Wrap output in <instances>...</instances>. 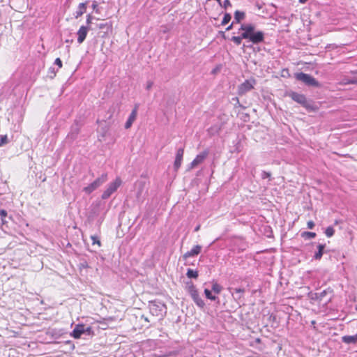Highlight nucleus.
I'll return each instance as SVG.
<instances>
[{
	"label": "nucleus",
	"mask_w": 357,
	"mask_h": 357,
	"mask_svg": "<svg viewBox=\"0 0 357 357\" xmlns=\"http://www.w3.org/2000/svg\"><path fill=\"white\" fill-rule=\"evenodd\" d=\"M294 77L307 86L319 87L320 84L319 82L314 78L312 75L304 73H296L294 74Z\"/></svg>",
	"instance_id": "1"
},
{
	"label": "nucleus",
	"mask_w": 357,
	"mask_h": 357,
	"mask_svg": "<svg viewBox=\"0 0 357 357\" xmlns=\"http://www.w3.org/2000/svg\"><path fill=\"white\" fill-rule=\"evenodd\" d=\"M287 96L307 109L312 110L313 109L311 102L307 100L305 95L294 91H289L287 93Z\"/></svg>",
	"instance_id": "2"
},
{
	"label": "nucleus",
	"mask_w": 357,
	"mask_h": 357,
	"mask_svg": "<svg viewBox=\"0 0 357 357\" xmlns=\"http://www.w3.org/2000/svg\"><path fill=\"white\" fill-rule=\"evenodd\" d=\"M150 312L153 316L163 317L165 313L166 307L164 303L158 301H150L149 304Z\"/></svg>",
	"instance_id": "3"
},
{
	"label": "nucleus",
	"mask_w": 357,
	"mask_h": 357,
	"mask_svg": "<svg viewBox=\"0 0 357 357\" xmlns=\"http://www.w3.org/2000/svg\"><path fill=\"white\" fill-rule=\"evenodd\" d=\"M107 181V174L104 173L91 184L84 188L83 191L87 194L91 193L93 191L99 188L101 185Z\"/></svg>",
	"instance_id": "4"
},
{
	"label": "nucleus",
	"mask_w": 357,
	"mask_h": 357,
	"mask_svg": "<svg viewBox=\"0 0 357 357\" xmlns=\"http://www.w3.org/2000/svg\"><path fill=\"white\" fill-rule=\"evenodd\" d=\"M121 179L119 177H117L114 181L109 183L106 188V190L103 192L101 197L102 199H108L121 185Z\"/></svg>",
	"instance_id": "5"
},
{
	"label": "nucleus",
	"mask_w": 357,
	"mask_h": 357,
	"mask_svg": "<svg viewBox=\"0 0 357 357\" xmlns=\"http://www.w3.org/2000/svg\"><path fill=\"white\" fill-rule=\"evenodd\" d=\"M93 333L92 328L90 326L86 327L84 324H77L75 326L73 329L71 335L75 338L78 339L81 337L82 334L91 335Z\"/></svg>",
	"instance_id": "6"
},
{
	"label": "nucleus",
	"mask_w": 357,
	"mask_h": 357,
	"mask_svg": "<svg viewBox=\"0 0 357 357\" xmlns=\"http://www.w3.org/2000/svg\"><path fill=\"white\" fill-rule=\"evenodd\" d=\"M256 84V79L254 78H250L249 79H246L244 82L241 84L238 87V93L239 95H243L247 92L251 91L254 86Z\"/></svg>",
	"instance_id": "7"
},
{
	"label": "nucleus",
	"mask_w": 357,
	"mask_h": 357,
	"mask_svg": "<svg viewBox=\"0 0 357 357\" xmlns=\"http://www.w3.org/2000/svg\"><path fill=\"white\" fill-rule=\"evenodd\" d=\"M208 154H209V151L208 150H204V151H202L199 154H198L196 156V158L189 165L188 170H191V169L195 168L199 165L202 164L205 160V159L208 157Z\"/></svg>",
	"instance_id": "8"
},
{
	"label": "nucleus",
	"mask_w": 357,
	"mask_h": 357,
	"mask_svg": "<svg viewBox=\"0 0 357 357\" xmlns=\"http://www.w3.org/2000/svg\"><path fill=\"white\" fill-rule=\"evenodd\" d=\"M239 30L243 32L239 36L241 40L248 39L250 40V33L252 31H255V26L252 24H244L241 26Z\"/></svg>",
	"instance_id": "9"
},
{
	"label": "nucleus",
	"mask_w": 357,
	"mask_h": 357,
	"mask_svg": "<svg viewBox=\"0 0 357 357\" xmlns=\"http://www.w3.org/2000/svg\"><path fill=\"white\" fill-rule=\"evenodd\" d=\"M264 40V33L261 31H252L250 33V41L254 44H258Z\"/></svg>",
	"instance_id": "10"
},
{
	"label": "nucleus",
	"mask_w": 357,
	"mask_h": 357,
	"mask_svg": "<svg viewBox=\"0 0 357 357\" xmlns=\"http://www.w3.org/2000/svg\"><path fill=\"white\" fill-rule=\"evenodd\" d=\"M184 153V149L179 148L176 154V158L174 163V168L176 171H177L181 165Z\"/></svg>",
	"instance_id": "11"
},
{
	"label": "nucleus",
	"mask_w": 357,
	"mask_h": 357,
	"mask_svg": "<svg viewBox=\"0 0 357 357\" xmlns=\"http://www.w3.org/2000/svg\"><path fill=\"white\" fill-rule=\"evenodd\" d=\"M91 29V27L89 26H82L78 30L77 34V42L78 43L81 44L82 43L86 36H87V33L89 31V30Z\"/></svg>",
	"instance_id": "12"
},
{
	"label": "nucleus",
	"mask_w": 357,
	"mask_h": 357,
	"mask_svg": "<svg viewBox=\"0 0 357 357\" xmlns=\"http://www.w3.org/2000/svg\"><path fill=\"white\" fill-rule=\"evenodd\" d=\"M201 250H202V246L197 245L194 246L190 251H188L187 252H185L183 255V257L184 259H186L189 257H195L196 255H198L201 252Z\"/></svg>",
	"instance_id": "13"
},
{
	"label": "nucleus",
	"mask_w": 357,
	"mask_h": 357,
	"mask_svg": "<svg viewBox=\"0 0 357 357\" xmlns=\"http://www.w3.org/2000/svg\"><path fill=\"white\" fill-rule=\"evenodd\" d=\"M137 114V106H135V107L133 109V110L130 113L127 121L125 123L126 129H128L131 127L132 124L136 119Z\"/></svg>",
	"instance_id": "14"
},
{
	"label": "nucleus",
	"mask_w": 357,
	"mask_h": 357,
	"mask_svg": "<svg viewBox=\"0 0 357 357\" xmlns=\"http://www.w3.org/2000/svg\"><path fill=\"white\" fill-rule=\"evenodd\" d=\"M328 293H332V290L330 289H327L322 291L321 292L314 293L312 298L321 301L324 300V297L328 294Z\"/></svg>",
	"instance_id": "15"
},
{
	"label": "nucleus",
	"mask_w": 357,
	"mask_h": 357,
	"mask_svg": "<svg viewBox=\"0 0 357 357\" xmlns=\"http://www.w3.org/2000/svg\"><path fill=\"white\" fill-rule=\"evenodd\" d=\"M86 10V3H80L78 6V8L75 13V17L78 18L82 16Z\"/></svg>",
	"instance_id": "16"
},
{
	"label": "nucleus",
	"mask_w": 357,
	"mask_h": 357,
	"mask_svg": "<svg viewBox=\"0 0 357 357\" xmlns=\"http://www.w3.org/2000/svg\"><path fill=\"white\" fill-rule=\"evenodd\" d=\"M326 247V245L325 244H318L317 245V252H315L314 255V259H316V260H320L322 257V255H323V253H324V250Z\"/></svg>",
	"instance_id": "17"
},
{
	"label": "nucleus",
	"mask_w": 357,
	"mask_h": 357,
	"mask_svg": "<svg viewBox=\"0 0 357 357\" xmlns=\"http://www.w3.org/2000/svg\"><path fill=\"white\" fill-rule=\"evenodd\" d=\"M342 342L346 344H356V334L354 335H345L342 337Z\"/></svg>",
	"instance_id": "18"
},
{
	"label": "nucleus",
	"mask_w": 357,
	"mask_h": 357,
	"mask_svg": "<svg viewBox=\"0 0 357 357\" xmlns=\"http://www.w3.org/2000/svg\"><path fill=\"white\" fill-rule=\"evenodd\" d=\"M191 297H192L193 301L199 307L203 308L205 306V303L202 299V298L199 296L198 293L195 295H192Z\"/></svg>",
	"instance_id": "19"
},
{
	"label": "nucleus",
	"mask_w": 357,
	"mask_h": 357,
	"mask_svg": "<svg viewBox=\"0 0 357 357\" xmlns=\"http://www.w3.org/2000/svg\"><path fill=\"white\" fill-rule=\"evenodd\" d=\"M245 17L244 12L240 10H236L234 13V20L237 23H240Z\"/></svg>",
	"instance_id": "20"
},
{
	"label": "nucleus",
	"mask_w": 357,
	"mask_h": 357,
	"mask_svg": "<svg viewBox=\"0 0 357 357\" xmlns=\"http://www.w3.org/2000/svg\"><path fill=\"white\" fill-rule=\"evenodd\" d=\"M234 291L236 294V297H234V299L236 300L241 299L243 294L245 292V289L243 288H236Z\"/></svg>",
	"instance_id": "21"
},
{
	"label": "nucleus",
	"mask_w": 357,
	"mask_h": 357,
	"mask_svg": "<svg viewBox=\"0 0 357 357\" xmlns=\"http://www.w3.org/2000/svg\"><path fill=\"white\" fill-rule=\"evenodd\" d=\"M186 275L189 278H197L198 277V272L197 271L189 268L188 269Z\"/></svg>",
	"instance_id": "22"
},
{
	"label": "nucleus",
	"mask_w": 357,
	"mask_h": 357,
	"mask_svg": "<svg viewBox=\"0 0 357 357\" xmlns=\"http://www.w3.org/2000/svg\"><path fill=\"white\" fill-rule=\"evenodd\" d=\"M222 289V287L219 284H218L217 282H213L212 290L215 294H220L221 292Z\"/></svg>",
	"instance_id": "23"
},
{
	"label": "nucleus",
	"mask_w": 357,
	"mask_h": 357,
	"mask_svg": "<svg viewBox=\"0 0 357 357\" xmlns=\"http://www.w3.org/2000/svg\"><path fill=\"white\" fill-rule=\"evenodd\" d=\"M231 19V16L229 13H225L223 19L221 22V24L226 25L227 24H228L229 22Z\"/></svg>",
	"instance_id": "24"
},
{
	"label": "nucleus",
	"mask_w": 357,
	"mask_h": 357,
	"mask_svg": "<svg viewBox=\"0 0 357 357\" xmlns=\"http://www.w3.org/2000/svg\"><path fill=\"white\" fill-rule=\"evenodd\" d=\"M7 211L4 209H0V216H1V224L5 225L7 223V221L5 220L6 217L7 216Z\"/></svg>",
	"instance_id": "25"
},
{
	"label": "nucleus",
	"mask_w": 357,
	"mask_h": 357,
	"mask_svg": "<svg viewBox=\"0 0 357 357\" xmlns=\"http://www.w3.org/2000/svg\"><path fill=\"white\" fill-rule=\"evenodd\" d=\"M204 294L206 297L208 299H210L211 301H215L217 297L215 296L212 295L211 291L208 290V289H206L204 290Z\"/></svg>",
	"instance_id": "26"
},
{
	"label": "nucleus",
	"mask_w": 357,
	"mask_h": 357,
	"mask_svg": "<svg viewBox=\"0 0 357 357\" xmlns=\"http://www.w3.org/2000/svg\"><path fill=\"white\" fill-rule=\"evenodd\" d=\"M301 236L306 238H313L316 236V234L311 231H304L302 233Z\"/></svg>",
	"instance_id": "27"
},
{
	"label": "nucleus",
	"mask_w": 357,
	"mask_h": 357,
	"mask_svg": "<svg viewBox=\"0 0 357 357\" xmlns=\"http://www.w3.org/2000/svg\"><path fill=\"white\" fill-rule=\"evenodd\" d=\"M188 291L191 296L198 293L196 287L193 285V284H190L188 286Z\"/></svg>",
	"instance_id": "28"
},
{
	"label": "nucleus",
	"mask_w": 357,
	"mask_h": 357,
	"mask_svg": "<svg viewBox=\"0 0 357 357\" xmlns=\"http://www.w3.org/2000/svg\"><path fill=\"white\" fill-rule=\"evenodd\" d=\"M334 232L335 230L332 227H328L326 229L325 234L327 237H331L333 236Z\"/></svg>",
	"instance_id": "29"
},
{
	"label": "nucleus",
	"mask_w": 357,
	"mask_h": 357,
	"mask_svg": "<svg viewBox=\"0 0 357 357\" xmlns=\"http://www.w3.org/2000/svg\"><path fill=\"white\" fill-rule=\"evenodd\" d=\"M96 26L100 29H106V30L107 31L110 26L109 25L108 23H100V24H98L96 25Z\"/></svg>",
	"instance_id": "30"
},
{
	"label": "nucleus",
	"mask_w": 357,
	"mask_h": 357,
	"mask_svg": "<svg viewBox=\"0 0 357 357\" xmlns=\"http://www.w3.org/2000/svg\"><path fill=\"white\" fill-rule=\"evenodd\" d=\"M231 40L233 41L236 45H241L242 40L239 36H233L231 38Z\"/></svg>",
	"instance_id": "31"
},
{
	"label": "nucleus",
	"mask_w": 357,
	"mask_h": 357,
	"mask_svg": "<svg viewBox=\"0 0 357 357\" xmlns=\"http://www.w3.org/2000/svg\"><path fill=\"white\" fill-rule=\"evenodd\" d=\"M91 238L92 240V243L93 245L94 244H98L99 247L101 245L100 241L98 239V238L97 236H91Z\"/></svg>",
	"instance_id": "32"
},
{
	"label": "nucleus",
	"mask_w": 357,
	"mask_h": 357,
	"mask_svg": "<svg viewBox=\"0 0 357 357\" xmlns=\"http://www.w3.org/2000/svg\"><path fill=\"white\" fill-rule=\"evenodd\" d=\"M271 176V174L270 172L262 171L261 174V177L263 179L270 178Z\"/></svg>",
	"instance_id": "33"
},
{
	"label": "nucleus",
	"mask_w": 357,
	"mask_h": 357,
	"mask_svg": "<svg viewBox=\"0 0 357 357\" xmlns=\"http://www.w3.org/2000/svg\"><path fill=\"white\" fill-rule=\"evenodd\" d=\"M221 6L226 9L229 6H231V4L229 0H224L223 3H222V6Z\"/></svg>",
	"instance_id": "34"
},
{
	"label": "nucleus",
	"mask_w": 357,
	"mask_h": 357,
	"mask_svg": "<svg viewBox=\"0 0 357 357\" xmlns=\"http://www.w3.org/2000/svg\"><path fill=\"white\" fill-rule=\"evenodd\" d=\"M8 142V141L7 135L1 136V142H0L1 145L7 144Z\"/></svg>",
	"instance_id": "35"
},
{
	"label": "nucleus",
	"mask_w": 357,
	"mask_h": 357,
	"mask_svg": "<svg viewBox=\"0 0 357 357\" xmlns=\"http://www.w3.org/2000/svg\"><path fill=\"white\" fill-rule=\"evenodd\" d=\"M91 20H92V16L91 15H88L87 18H86V24H87L86 26L90 27V24L92 23Z\"/></svg>",
	"instance_id": "36"
},
{
	"label": "nucleus",
	"mask_w": 357,
	"mask_h": 357,
	"mask_svg": "<svg viewBox=\"0 0 357 357\" xmlns=\"http://www.w3.org/2000/svg\"><path fill=\"white\" fill-rule=\"evenodd\" d=\"M54 63L59 66V68L62 67V61L59 58L55 59Z\"/></svg>",
	"instance_id": "37"
},
{
	"label": "nucleus",
	"mask_w": 357,
	"mask_h": 357,
	"mask_svg": "<svg viewBox=\"0 0 357 357\" xmlns=\"http://www.w3.org/2000/svg\"><path fill=\"white\" fill-rule=\"evenodd\" d=\"M314 227V222L312 220H310L307 222V228L310 229H313Z\"/></svg>",
	"instance_id": "38"
},
{
	"label": "nucleus",
	"mask_w": 357,
	"mask_h": 357,
	"mask_svg": "<svg viewBox=\"0 0 357 357\" xmlns=\"http://www.w3.org/2000/svg\"><path fill=\"white\" fill-rule=\"evenodd\" d=\"M153 85V82L152 81H148L146 86V90H150Z\"/></svg>",
	"instance_id": "39"
},
{
	"label": "nucleus",
	"mask_w": 357,
	"mask_h": 357,
	"mask_svg": "<svg viewBox=\"0 0 357 357\" xmlns=\"http://www.w3.org/2000/svg\"><path fill=\"white\" fill-rule=\"evenodd\" d=\"M79 266H80V268H86L89 267L88 263L86 261H83V262L80 263Z\"/></svg>",
	"instance_id": "40"
},
{
	"label": "nucleus",
	"mask_w": 357,
	"mask_h": 357,
	"mask_svg": "<svg viewBox=\"0 0 357 357\" xmlns=\"http://www.w3.org/2000/svg\"><path fill=\"white\" fill-rule=\"evenodd\" d=\"M50 73L52 74V75L51 76L52 77H54L56 75V72L54 70V68H50Z\"/></svg>",
	"instance_id": "41"
},
{
	"label": "nucleus",
	"mask_w": 357,
	"mask_h": 357,
	"mask_svg": "<svg viewBox=\"0 0 357 357\" xmlns=\"http://www.w3.org/2000/svg\"><path fill=\"white\" fill-rule=\"evenodd\" d=\"M349 83L350 84H357V78H353V79H351L348 81Z\"/></svg>",
	"instance_id": "42"
},
{
	"label": "nucleus",
	"mask_w": 357,
	"mask_h": 357,
	"mask_svg": "<svg viewBox=\"0 0 357 357\" xmlns=\"http://www.w3.org/2000/svg\"><path fill=\"white\" fill-rule=\"evenodd\" d=\"M234 22H233L229 26L226 28V31H229L232 29Z\"/></svg>",
	"instance_id": "43"
},
{
	"label": "nucleus",
	"mask_w": 357,
	"mask_h": 357,
	"mask_svg": "<svg viewBox=\"0 0 357 357\" xmlns=\"http://www.w3.org/2000/svg\"><path fill=\"white\" fill-rule=\"evenodd\" d=\"M200 229V225H198L195 228V231H198Z\"/></svg>",
	"instance_id": "44"
},
{
	"label": "nucleus",
	"mask_w": 357,
	"mask_h": 357,
	"mask_svg": "<svg viewBox=\"0 0 357 357\" xmlns=\"http://www.w3.org/2000/svg\"><path fill=\"white\" fill-rule=\"evenodd\" d=\"M142 318L144 319L146 321L149 322V320L148 319L147 317H144V316H142Z\"/></svg>",
	"instance_id": "45"
},
{
	"label": "nucleus",
	"mask_w": 357,
	"mask_h": 357,
	"mask_svg": "<svg viewBox=\"0 0 357 357\" xmlns=\"http://www.w3.org/2000/svg\"><path fill=\"white\" fill-rule=\"evenodd\" d=\"M307 0H299V2L301 3H305V2H307Z\"/></svg>",
	"instance_id": "46"
},
{
	"label": "nucleus",
	"mask_w": 357,
	"mask_h": 357,
	"mask_svg": "<svg viewBox=\"0 0 357 357\" xmlns=\"http://www.w3.org/2000/svg\"><path fill=\"white\" fill-rule=\"evenodd\" d=\"M356 337H357V333H356Z\"/></svg>",
	"instance_id": "47"
}]
</instances>
